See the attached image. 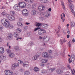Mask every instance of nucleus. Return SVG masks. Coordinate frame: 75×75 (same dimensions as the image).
<instances>
[{"label":"nucleus","mask_w":75,"mask_h":75,"mask_svg":"<svg viewBox=\"0 0 75 75\" xmlns=\"http://www.w3.org/2000/svg\"><path fill=\"white\" fill-rule=\"evenodd\" d=\"M38 57L37 56L35 55L33 57L32 59L33 60V61H35L36 60V59H37Z\"/></svg>","instance_id":"bb28decb"},{"label":"nucleus","mask_w":75,"mask_h":75,"mask_svg":"<svg viewBox=\"0 0 75 75\" xmlns=\"http://www.w3.org/2000/svg\"><path fill=\"white\" fill-rule=\"evenodd\" d=\"M30 71H25L24 73V74L25 75H30Z\"/></svg>","instance_id":"7c9ffc66"},{"label":"nucleus","mask_w":75,"mask_h":75,"mask_svg":"<svg viewBox=\"0 0 75 75\" xmlns=\"http://www.w3.org/2000/svg\"><path fill=\"white\" fill-rule=\"evenodd\" d=\"M55 70V68H52L48 70V72H52Z\"/></svg>","instance_id":"a878e982"},{"label":"nucleus","mask_w":75,"mask_h":75,"mask_svg":"<svg viewBox=\"0 0 75 75\" xmlns=\"http://www.w3.org/2000/svg\"><path fill=\"white\" fill-rule=\"evenodd\" d=\"M40 31L42 32L44 31V32H44V33H46V31L44 29H41L40 30Z\"/></svg>","instance_id":"a19ab883"},{"label":"nucleus","mask_w":75,"mask_h":75,"mask_svg":"<svg viewBox=\"0 0 75 75\" xmlns=\"http://www.w3.org/2000/svg\"><path fill=\"white\" fill-rule=\"evenodd\" d=\"M41 1H43V2H42V3H47L48 2L47 0H40Z\"/></svg>","instance_id":"79ce46f5"},{"label":"nucleus","mask_w":75,"mask_h":75,"mask_svg":"<svg viewBox=\"0 0 75 75\" xmlns=\"http://www.w3.org/2000/svg\"><path fill=\"white\" fill-rule=\"evenodd\" d=\"M17 25L18 26V27H23L24 26V25L22 23H21L20 22H18L17 23Z\"/></svg>","instance_id":"f3484780"},{"label":"nucleus","mask_w":75,"mask_h":75,"mask_svg":"<svg viewBox=\"0 0 75 75\" xmlns=\"http://www.w3.org/2000/svg\"><path fill=\"white\" fill-rule=\"evenodd\" d=\"M39 38L40 40H42L44 42H48L50 41V38L49 37H47V36H45L44 37L41 36H39Z\"/></svg>","instance_id":"f257e3e1"},{"label":"nucleus","mask_w":75,"mask_h":75,"mask_svg":"<svg viewBox=\"0 0 75 75\" xmlns=\"http://www.w3.org/2000/svg\"><path fill=\"white\" fill-rule=\"evenodd\" d=\"M31 13L32 15L34 16L36 14V13H37V11H36V10H33L31 11Z\"/></svg>","instance_id":"4be33fe9"},{"label":"nucleus","mask_w":75,"mask_h":75,"mask_svg":"<svg viewBox=\"0 0 75 75\" xmlns=\"http://www.w3.org/2000/svg\"><path fill=\"white\" fill-rule=\"evenodd\" d=\"M71 24L72 27H75V23H74V21H71Z\"/></svg>","instance_id":"c756f323"},{"label":"nucleus","mask_w":75,"mask_h":75,"mask_svg":"<svg viewBox=\"0 0 75 75\" xmlns=\"http://www.w3.org/2000/svg\"><path fill=\"white\" fill-rule=\"evenodd\" d=\"M48 60L46 59H42V63H43V64H45V63H47V62H48Z\"/></svg>","instance_id":"aec40b11"},{"label":"nucleus","mask_w":75,"mask_h":75,"mask_svg":"<svg viewBox=\"0 0 75 75\" xmlns=\"http://www.w3.org/2000/svg\"><path fill=\"white\" fill-rule=\"evenodd\" d=\"M1 22L4 27L7 26V25L8 24V23L9 22L8 21L6 18H4L2 19Z\"/></svg>","instance_id":"7ed1b4c3"},{"label":"nucleus","mask_w":75,"mask_h":75,"mask_svg":"<svg viewBox=\"0 0 75 75\" xmlns=\"http://www.w3.org/2000/svg\"><path fill=\"white\" fill-rule=\"evenodd\" d=\"M72 42H75V38H73L72 40Z\"/></svg>","instance_id":"680f3d73"},{"label":"nucleus","mask_w":75,"mask_h":75,"mask_svg":"<svg viewBox=\"0 0 75 75\" xmlns=\"http://www.w3.org/2000/svg\"><path fill=\"white\" fill-rule=\"evenodd\" d=\"M7 17L8 19L10 21H14L16 19L15 17L13 15H7Z\"/></svg>","instance_id":"20e7f679"},{"label":"nucleus","mask_w":75,"mask_h":75,"mask_svg":"<svg viewBox=\"0 0 75 75\" xmlns=\"http://www.w3.org/2000/svg\"><path fill=\"white\" fill-rule=\"evenodd\" d=\"M75 55L72 54L71 55V60H70V58H69V61L70 63H71L72 62H74L75 61Z\"/></svg>","instance_id":"423d86ee"},{"label":"nucleus","mask_w":75,"mask_h":75,"mask_svg":"<svg viewBox=\"0 0 75 75\" xmlns=\"http://www.w3.org/2000/svg\"><path fill=\"white\" fill-rule=\"evenodd\" d=\"M44 13L42 12H40V16H42V15H44Z\"/></svg>","instance_id":"49530a36"},{"label":"nucleus","mask_w":75,"mask_h":75,"mask_svg":"<svg viewBox=\"0 0 75 75\" xmlns=\"http://www.w3.org/2000/svg\"><path fill=\"white\" fill-rule=\"evenodd\" d=\"M22 14L24 16H27L28 15V11L26 9H23L22 11Z\"/></svg>","instance_id":"0eeeda50"},{"label":"nucleus","mask_w":75,"mask_h":75,"mask_svg":"<svg viewBox=\"0 0 75 75\" xmlns=\"http://www.w3.org/2000/svg\"><path fill=\"white\" fill-rule=\"evenodd\" d=\"M16 31L17 33H20L21 32V29L17 28Z\"/></svg>","instance_id":"f704fd0d"},{"label":"nucleus","mask_w":75,"mask_h":75,"mask_svg":"<svg viewBox=\"0 0 75 75\" xmlns=\"http://www.w3.org/2000/svg\"><path fill=\"white\" fill-rule=\"evenodd\" d=\"M13 68H17L19 67V64L17 63H16L13 65Z\"/></svg>","instance_id":"412c9836"},{"label":"nucleus","mask_w":75,"mask_h":75,"mask_svg":"<svg viewBox=\"0 0 75 75\" xmlns=\"http://www.w3.org/2000/svg\"><path fill=\"white\" fill-rule=\"evenodd\" d=\"M42 57L45 58H51L50 55L47 52H43L42 54Z\"/></svg>","instance_id":"f03ea898"},{"label":"nucleus","mask_w":75,"mask_h":75,"mask_svg":"<svg viewBox=\"0 0 75 75\" xmlns=\"http://www.w3.org/2000/svg\"><path fill=\"white\" fill-rule=\"evenodd\" d=\"M3 61H6V57L5 56H3V58L2 59Z\"/></svg>","instance_id":"c03bdc74"},{"label":"nucleus","mask_w":75,"mask_h":75,"mask_svg":"<svg viewBox=\"0 0 75 75\" xmlns=\"http://www.w3.org/2000/svg\"><path fill=\"white\" fill-rule=\"evenodd\" d=\"M71 72H72V73L73 75H75V74L74 73V72H73V71H72V70H71Z\"/></svg>","instance_id":"338daca9"},{"label":"nucleus","mask_w":75,"mask_h":75,"mask_svg":"<svg viewBox=\"0 0 75 75\" xmlns=\"http://www.w3.org/2000/svg\"><path fill=\"white\" fill-rule=\"evenodd\" d=\"M48 10L49 11H51V8H49V9H48Z\"/></svg>","instance_id":"774afa93"},{"label":"nucleus","mask_w":75,"mask_h":75,"mask_svg":"<svg viewBox=\"0 0 75 75\" xmlns=\"http://www.w3.org/2000/svg\"><path fill=\"white\" fill-rule=\"evenodd\" d=\"M4 52V48L3 47H0V54H3Z\"/></svg>","instance_id":"a211bd4d"},{"label":"nucleus","mask_w":75,"mask_h":75,"mask_svg":"<svg viewBox=\"0 0 75 75\" xmlns=\"http://www.w3.org/2000/svg\"><path fill=\"white\" fill-rule=\"evenodd\" d=\"M67 33L69 34H70V31L69 29H68L67 30Z\"/></svg>","instance_id":"864d4df0"},{"label":"nucleus","mask_w":75,"mask_h":75,"mask_svg":"<svg viewBox=\"0 0 75 75\" xmlns=\"http://www.w3.org/2000/svg\"><path fill=\"white\" fill-rule=\"evenodd\" d=\"M14 36L16 38H18V35L17 34L16 32H15L14 33Z\"/></svg>","instance_id":"2f4dec72"},{"label":"nucleus","mask_w":75,"mask_h":75,"mask_svg":"<svg viewBox=\"0 0 75 75\" xmlns=\"http://www.w3.org/2000/svg\"><path fill=\"white\" fill-rule=\"evenodd\" d=\"M69 37H70V36L69 35H67V38H69Z\"/></svg>","instance_id":"13d9d810"},{"label":"nucleus","mask_w":75,"mask_h":75,"mask_svg":"<svg viewBox=\"0 0 75 75\" xmlns=\"http://www.w3.org/2000/svg\"><path fill=\"white\" fill-rule=\"evenodd\" d=\"M7 53L8 54H11V51L10 50H8L7 51Z\"/></svg>","instance_id":"a18cd8bd"},{"label":"nucleus","mask_w":75,"mask_h":75,"mask_svg":"<svg viewBox=\"0 0 75 75\" xmlns=\"http://www.w3.org/2000/svg\"><path fill=\"white\" fill-rule=\"evenodd\" d=\"M71 42L69 41L68 43V45H69V47H71Z\"/></svg>","instance_id":"603ef678"},{"label":"nucleus","mask_w":75,"mask_h":75,"mask_svg":"<svg viewBox=\"0 0 75 75\" xmlns=\"http://www.w3.org/2000/svg\"><path fill=\"white\" fill-rule=\"evenodd\" d=\"M25 1H26L27 3H30L31 4L32 3H33V1H34L33 0H24Z\"/></svg>","instance_id":"5701e85b"},{"label":"nucleus","mask_w":75,"mask_h":75,"mask_svg":"<svg viewBox=\"0 0 75 75\" xmlns=\"http://www.w3.org/2000/svg\"><path fill=\"white\" fill-rule=\"evenodd\" d=\"M42 27L43 28L47 29L48 27V25L46 24H42Z\"/></svg>","instance_id":"6ab92c4d"},{"label":"nucleus","mask_w":75,"mask_h":75,"mask_svg":"<svg viewBox=\"0 0 75 75\" xmlns=\"http://www.w3.org/2000/svg\"><path fill=\"white\" fill-rule=\"evenodd\" d=\"M39 29H41V28H39V27L36 28L34 29V31H37V30H39Z\"/></svg>","instance_id":"ea45409f"},{"label":"nucleus","mask_w":75,"mask_h":75,"mask_svg":"<svg viewBox=\"0 0 75 75\" xmlns=\"http://www.w3.org/2000/svg\"><path fill=\"white\" fill-rule=\"evenodd\" d=\"M45 6L42 5L38 7V9L40 11H43V10L45 9Z\"/></svg>","instance_id":"ddd939ff"},{"label":"nucleus","mask_w":75,"mask_h":75,"mask_svg":"<svg viewBox=\"0 0 75 75\" xmlns=\"http://www.w3.org/2000/svg\"><path fill=\"white\" fill-rule=\"evenodd\" d=\"M38 34L39 35H44V32L39 30L38 32Z\"/></svg>","instance_id":"473e14b6"},{"label":"nucleus","mask_w":75,"mask_h":75,"mask_svg":"<svg viewBox=\"0 0 75 75\" xmlns=\"http://www.w3.org/2000/svg\"><path fill=\"white\" fill-rule=\"evenodd\" d=\"M41 72L42 74H46L47 72V70L43 69L41 71Z\"/></svg>","instance_id":"72a5a7b5"},{"label":"nucleus","mask_w":75,"mask_h":75,"mask_svg":"<svg viewBox=\"0 0 75 75\" xmlns=\"http://www.w3.org/2000/svg\"><path fill=\"white\" fill-rule=\"evenodd\" d=\"M13 35L11 34V33H9L8 34V36H7L6 37L7 39V40H11L12 39V38H13Z\"/></svg>","instance_id":"dca6fc26"},{"label":"nucleus","mask_w":75,"mask_h":75,"mask_svg":"<svg viewBox=\"0 0 75 75\" xmlns=\"http://www.w3.org/2000/svg\"><path fill=\"white\" fill-rule=\"evenodd\" d=\"M30 23H25V24H26V25H28L29 24H30Z\"/></svg>","instance_id":"69168bd1"},{"label":"nucleus","mask_w":75,"mask_h":75,"mask_svg":"<svg viewBox=\"0 0 75 75\" xmlns=\"http://www.w3.org/2000/svg\"><path fill=\"white\" fill-rule=\"evenodd\" d=\"M50 16V13L48 11H46L44 12V16L46 18H48Z\"/></svg>","instance_id":"f8f14e48"},{"label":"nucleus","mask_w":75,"mask_h":75,"mask_svg":"<svg viewBox=\"0 0 75 75\" xmlns=\"http://www.w3.org/2000/svg\"><path fill=\"white\" fill-rule=\"evenodd\" d=\"M64 70H65V67H62L61 68L56 70V72L57 74H61L63 72V71Z\"/></svg>","instance_id":"39448f33"},{"label":"nucleus","mask_w":75,"mask_h":75,"mask_svg":"<svg viewBox=\"0 0 75 75\" xmlns=\"http://www.w3.org/2000/svg\"><path fill=\"white\" fill-rule=\"evenodd\" d=\"M61 19H62V20L63 22H64V21L65 20V19H64L63 18V17H61Z\"/></svg>","instance_id":"4d7b16f0"},{"label":"nucleus","mask_w":75,"mask_h":75,"mask_svg":"<svg viewBox=\"0 0 75 75\" xmlns=\"http://www.w3.org/2000/svg\"><path fill=\"white\" fill-rule=\"evenodd\" d=\"M67 42V40H65V38H64L63 39V40H62L61 41H60V44H64V42Z\"/></svg>","instance_id":"c85d7f7f"},{"label":"nucleus","mask_w":75,"mask_h":75,"mask_svg":"<svg viewBox=\"0 0 75 75\" xmlns=\"http://www.w3.org/2000/svg\"><path fill=\"white\" fill-rule=\"evenodd\" d=\"M13 8L15 10H18V11H20V8L19 7L18 5L16 4L15 5L13 6Z\"/></svg>","instance_id":"4468645a"},{"label":"nucleus","mask_w":75,"mask_h":75,"mask_svg":"<svg viewBox=\"0 0 75 75\" xmlns=\"http://www.w3.org/2000/svg\"><path fill=\"white\" fill-rule=\"evenodd\" d=\"M2 41H3V39L1 38H0V42H2Z\"/></svg>","instance_id":"6e6d98bb"},{"label":"nucleus","mask_w":75,"mask_h":75,"mask_svg":"<svg viewBox=\"0 0 75 75\" xmlns=\"http://www.w3.org/2000/svg\"><path fill=\"white\" fill-rule=\"evenodd\" d=\"M70 10H71V12L73 13V14H74V15H75V11H74V5H71L70 6Z\"/></svg>","instance_id":"2eb2a0df"},{"label":"nucleus","mask_w":75,"mask_h":75,"mask_svg":"<svg viewBox=\"0 0 75 75\" xmlns=\"http://www.w3.org/2000/svg\"><path fill=\"white\" fill-rule=\"evenodd\" d=\"M6 25V26H5L6 28H10V29H11L12 28H14V26H13V25H10L9 22L8 23V24Z\"/></svg>","instance_id":"9d476101"},{"label":"nucleus","mask_w":75,"mask_h":75,"mask_svg":"<svg viewBox=\"0 0 75 75\" xmlns=\"http://www.w3.org/2000/svg\"><path fill=\"white\" fill-rule=\"evenodd\" d=\"M61 4L62 7H63V8L64 9V10H65V7L64 4V3L63 2H62Z\"/></svg>","instance_id":"4c0bfd02"},{"label":"nucleus","mask_w":75,"mask_h":75,"mask_svg":"<svg viewBox=\"0 0 75 75\" xmlns=\"http://www.w3.org/2000/svg\"><path fill=\"white\" fill-rule=\"evenodd\" d=\"M30 65V63L28 62H25L23 63V66L24 67H26L27 68Z\"/></svg>","instance_id":"9b49d317"},{"label":"nucleus","mask_w":75,"mask_h":75,"mask_svg":"<svg viewBox=\"0 0 75 75\" xmlns=\"http://www.w3.org/2000/svg\"><path fill=\"white\" fill-rule=\"evenodd\" d=\"M32 8H36V7L35 6V5H34V4H33L32 5Z\"/></svg>","instance_id":"8fccbe9b"},{"label":"nucleus","mask_w":75,"mask_h":75,"mask_svg":"<svg viewBox=\"0 0 75 75\" xmlns=\"http://www.w3.org/2000/svg\"><path fill=\"white\" fill-rule=\"evenodd\" d=\"M2 56L1 55H0V64H1V59H2Z\"/></svg>","instance_id":"3c124183"},{"label":"nucleus","mask_w":75,"mask_h":75,"mask_svg":"<svg viewBox=\"0 0 75 75\" xmlns=\"http://www.w3.org/2000/svg\"><path fill=\"white\" fill-rule=\"evenodd\" d=\"M4 72L6 75H13V72L11 70H5Z\"/></svg>","instance_id":"6e6552de"},{"label":"nucleus","mask_w":75,"mask_h":75,"mask_svg":"<svg viewBox=\"0 0 75 75\" xmlns=\"http://www.w3.org/2000/svg\"><path fill=\"white\" fill-rule=\"evenodd\" d=\"M10 13L11 14H13V15H15V14H16L15 12L13 11H10Z\"/></svg>","instance_id":"c9c22d12"},{"label":"nucleus","mask_w":75,"mask_h":75,"mask_svg":"<svg viewBox=\"0 0 75 75\" xmlns=\"http://www.w3.org/2000/svg\"><path fill=\"white\" fill-rule=\"evenodd\" d=\"M18 63L20 64H22L23 63V62L22 61L19 60L18 61Z\"/></svg>","instance_id":"58836bf2"},{"label":"nucleus","mask_w":75,"mask_h":75,"mask_svg":"<svg viewBox=\"0 0 75 75\" xmlns=\"http://www.w3.org/2000/svg\"><path fill=\"white\" fill-rule=\"evenodd\" d=\"M8 15V14H7V13H6L5 12H3L2 13H1V16H4V17H6H6H7V16Z\"/></svg>","instance_id":"393cba45"},{"label":"nucleus","mask_w":75,"mask_h":75,"mask_svg":"<svg viewBox=\"0 0 75 75\" xmlns=\"http://www.w3.org/2000/svg\"><path fill=\"white\" fill-rule=\"evenodd\" d=\"M18 6L20 7L24 8L26 6V4L24 2H20L19 3Z\"/></svg>","instance_id":"1a4fd4ad"},{"label":"nucleus","mask_w":75,"mask_h":75,"mask_svg":"<svg viewBox=\"0 0 75 75\" xmlns=\"http://www.w3.org/2000/svg\"><path fill=\"white\" fill-rule=\"evenodd\" d=\"M15 50H18V46H15Z\"/></svg>","instance_id":"09e8293b"},{"label":"nucleus","mask_w":75,"mask_h":75,"mask_svg":"<svg viewBox=\"0 0 75 75\" xmlns=\"http://www.w3.org/2000/svg\"><path fill=\"white\" fill-rule=\"evenodd\" d=\"M42 24L40 23H38L36 24V25L37 27H40L41 25L42 27Z\"/></svg>","instance_id":"e433bc0d"},{"label":"nucleus","mask_w":75,"mask_h":75,"mask_svg":"<svg viewBox=\"0 0 75 75\" xmlns=\"http://www.w3.org/2000/svg\"><path fill=\"white\" fill-rule=\"evenodd\" d=\"M19 20L20 21H23V19L21 18H19Z\"/></svg>","instance_id":"bf43d9fd"},{"label":"nucleus","mask_w":75,"mask_h":75,"mask_svg":"<svg viewBox=\"0 0 75 75\" xmlns=\"http://www.w3.org/2000/svg\"><path fill=\"white\" fill-rule=\"evenodd\" d=\"M33 70L35 71V72H38L40 70V69L38 67H35L34 68Z\"/></svg>","instance_id":"b1692460"},{"label":"nucleus","mask_w":75,"mask_h":75,"mask_svg":"<svg viewBox=\"0 0 75 75\" xmlns=\"http://www.w3.org/2000/svg\"><path fill=\"white\" fill-rule=\"evenodd\" d=\"M27 27H24V29H23V30L24 31H25V30H27Z\"/></svg>","instance_id":"5fc2aeb1"},{"label":"nucleus","mask_w":75,"mask_h":75,"mask_svg":"<svg viewBox=\"0 0 75 75\" xmlns=\"http://www.w3.org/2000/svg\"><path fill=\"white\" fill-rule=\"evenodd\" d=\"M48 52L49 53H51V52H52V51L49 50H48Z\"/></svg>","instance_id":"0e129e2a"},{"label":"nucleus","mask_w":75,"mask_h":75,"mask_svg":"<svg viewBox=\"0 0 75 75\" xmlns=\"http://www.w3.org/2000/svg\"><path fill=\"white\" fill-rule=\"evenodd\" d=\"M4 28V27H3V26L2 25H1L0 26V30H3Z\"/></svg>","instance_id":"de8ad7c7"},{"label":"nucleus","mask_w":75,"mask_h":75,"mask_svg":"<svg viewBox=\"0 0 75 75\" xmlns=\"http://www.w3.org/2000/svg\"><path fill=\"white\" fill-rule=\"evenodd\" d=\"M36 54H37V55H36L38 57H39V56H40V53L39 52H36Z\"/></svg>","instance_id":"37998d69"},{"label":"nucleus","mask_w":75,"mask_h":75,"mask_svg":"<svg viewBox=\"0 0 75 75\" xmlns=\"http://www.w3.org/2000/svg\"><path fill=\"white\" fill-rule=\"evenodd\" d=\"M30 44L31 46L32 45H33V42H30Z\"/></svg>","instance_id":"e2e57ef3"},{"label":"nucleus","mask_w":75,"mask_h":75,"mask_svg":"<svg viewBox=\"0 0 75 75\" xmlns=\"http://www.w3.org/2000/svg\"><path fill=\"white\" fill-rule=\"evenodd\" d=\"M15 54L13 53H11L9 54V56L10 58H13L15 56Z\"/></svg>","instance_id":"cd10ccee"},{"label":"nucleus","mask_w":75,"mask_h":75,"mask_svg":"<svg viewBox=\"0 0 75 75\" xmlns=\"http://www.w3.org/2000/svg\"><path fill=\"white\" fill-rule=\"evenodd\" d=\"M67 67L68 68H69V69H71V67L70 66H68Z\"/></svg>","instance_id":"052dcab7"}]
</instances>
